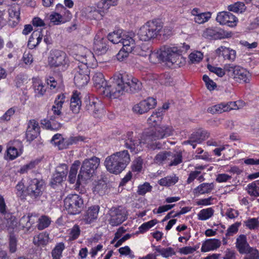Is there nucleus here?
Returning <instances> with one entry per match:
<instances>
[{"label":"nucleus","mask_w":259,"mask_h":259,"mask_svg":"<svg viewBox=\"0 0 259 259\" xmlns=\"http://www.w3.org/2000/svg\"><path fill=\"white\" fill-rule=\"evenodd\" d=\"M147 50L152 62H162L169 67L179 66L181 63V51L176 47L163 46L156 52H152L149 48Z\"/></svg>","instance_id":"obj_1"},{"label":"nucleus","mask_w":259,"mask_h":259,"mask_svg":"<svg viewBox=\"0 0 259 259\" xmlns=\"http://www.w3.org/2000/svg\"><path fill=\"white\" fill-rule=\"evenodd\" d=\"M131 158L127 150L115 152L106 158L104 165L110 173L118 174L130 163Z\"/></svg>","instance_id":"obj_2"},{"label":"nucleus","mask_w":259,"mask_h":259,"mask_svg":"<svg viewBox=\"0 0 259 259\" xmlns=\"http://www.w3.org/2000/svg\"><path fill=\"white\" fill-rule=\"evenodd\" d=\"M122 78V74L114 75L111 81L107 83L104 89L101 92L105 96L111 98H118L125 92V87Z\"/></svg>","instance_id":"obj_3"},{"label":"nucleus","mask_w":259,"mask_h":259,"mask_svg":"<svg viewBox=\"0 0 259 259\" xmlns=\"http://www.w3.org/2000/svg\"><path fill=\"white\" fill-rule=\"evenodd\" d=\"M72 55L79 62L78 64H85L90 66L97 61V59L93 53L82 45L75 46L73 49Z\"/></svg>","instance_id":"obj_4"},{"label":"nucleus","mask_w":259,"mask_h":259,"mask_svg":"<svg viewBox=\"0 0 259 259\" xmlns=\"http://www.w3.org/2000/svg\"><path fill=\"white\" fill-rule=\"evenodd\" d=\"M100 163V159L96 157L85 159L82 162L78 175L77 183L79 184L81 181H86L90 179L98 167Z\"/></svg>","instance_id":"obj_5"},{"label":"nucleus","mask_w":259,"mask_h":259,"mask_svg":"<svg viewBox=\"0 0 259 259\" xmlns=\"http://www.w3.org/2000/svg\"><path fill=\"white\" fill-rule=\"evenodd\" d=\"M161 29L162 26L157 21H149L140 28L138 34L141 40L148 41L156 37Z\"/></svg>","instance_id":"obj_6"},{"label":"nucleus","mask_w":259,"mask_h":259,"mask_svg":"<svg viewBox=\"0 0 259 259\" xmlns=\"http://www.w3.org/2000/svg\"><path fill=\"white\" fill-rule=\"evenodd\" d=\"M224 68L228 75L235 81L241 83L248 82L249 81L250 75L249 72L241 66L226 64Z\"/></svg>","instance_id":"obj_7"},{"label":"nucleus","mask_w":259,"mask_h":259,"mask_svg":"<svg viewBox=\"0 0 259 259\" xmlns=\"http://www.w3.org/2000/svg\"><path fill=\"white\" fill-rule=\"evenodd\" d=\"M64 202L65 209L70 214H79L83 208V199L77 194L68 195L65 198Z\"/></svg>","instance_id":"obj_8"},{"label":"nucleus","mask_w":259,"mask_h":259,"mask_svg":"<svg viewBox=\"0 0 259 259\" xmlns=\"http://www.w3.org/2000/svg\"><path fill=\"white\" fill-rule=\"evenodd\" d=\"M172 134V127L166 125H156L147 133L146 140L156 141L169 136Z\"/></svg>","instance_id":"obj_9"},{"label":"nucleus","mask_w":259,"mask_h":259,"mask_svg":"<svg viewBox=\"0 0 259 259\" xmlns=\"http://www.w3.org/2000/svg\"><path fill=\"white\" fill-rule=\"evenodd\" d=\"M89 67L85 64H78L74 81L75 85L79 88L86 85L90 80Z\"/></svg>","instance_id":"obj_10"},{"label":"nucleus","mask_w":259,"mask_h":259,"mask_svg":"<svg viewBox=\"0 0 259 259\" xmlns=\"http://www.w3.org/2000/svg\"><path fill=\"white\" fill-rule=\"evenodd\" d=\"M109 223L113 226L121 224L127 219L126 209L120 206L111 208L109 211Z\"/></svg>","instance_id":"obj_11"},{"label":"nucleus","mask_w":259,"mask_h":259,"mask_svg":"<svg viewBox=\"0 0 259 259\" xmlns=\"http://www.w3.org/2000/svg\"><path fill=\"white\" fill-rule=\"evenodd\" d=\"M44 182L37 179L31 180L27 187L28 195L32 199L38 198L42 194L44 190Z\"/></svg>","instance_id":"obj_12"},{"label":"nucleus","mask_w":259,"mask_h":259,"mask_svg":"<svg viewBox=\"0 0 259 259\" xmlns=\"http://www.w3.org/2000/svg\"><path fill=\"white\" fill-rule=\"evenodd\" d=\"M68 63L66 54L60 50L53 51L49 58V63L51 66H61L66 68L65 65Z\"/></svg>","instance_id":"obj_13"},{"label":"nucleus","mask_w":259,"mask_h":259,"mask_svg":"<svg viewBox=\"0 0 259 259\" xmlns=\"http://www.w3.org/2000/svg\"><path fill=\"white\" fill-rule=\"evenodd\" d=\"M135 34L133 32H124L122 33L120 30L114 31L110 33L108 35V40L113 44H121L124 45L125 40H131V39H135Z\"/></svg>","instance_id":"obj_14"},{"label":"nucleus","mask_w":259,"mask_h":259,"mask_svg":"<svg viewBox=\"0 0 259 259\" xmlns=\"http://www.w3.org/2000/svg\"><path fill=\"white\" fill-rule=\"evenodd\" d=\"M156 104V101L155 99L153 98H148L135 105L133 107V110L134 112L136 113L142 114L154 108Z\"/></svg>","instance_id":"obj_15"},{"label":"nucleus","mask_w":259,"mask_h":259,"mask_svg":"<svg viewBox=\"0 0 259 259\" xmlns=\"http://www.w3.org/2000/svg\"><path fill=\"white\" fill-rule=\"evenodd\" d=\"M108 40L99 34H97L94 38L93 49L97 56L105 54L109 49Z\"/></svg>","instance_id":"obj_16"},{"label":"nucleus","mask_w":259,"mask_h":259,"mask_svg":"<svg viewBox=\"0 0 259 259\" xmlns=\"http://www.w3.org/2000/svg\"><path fill=\"white\" fill-rule=\"evenodd\" d=\"M216 20L220 24L234 27L237 25V18L229 12H221L218 13Z\"/></svg>","instance_id":"obj_17"},{"label":"nucleus","mask_w":259,"mask_h":259,"mask_svg":"<svg viewBox=\"0 0 259 259\" xmlns=\"http://www.w3.org/2000/svg\"><path fill=\"white\" fill-rule=\"evenodd\" d=\"M123 80L125 87V92L136 93L142 89V83L137 78L122 74Z\"/></svg>","instance_id":"obj_18"},{"label":"nucleus","mask_w":259,"mask_h":259,"mask_svg":"<svg viewBox=\"0 0 259 259\" xmlns=\"http://www.w3.org/2000/svg\"><path fill=\"white\" fill-rule=\"evenodd\" d=\"M84 102L86 110L95 117H96L98 113L103 107L100 101L93 97L90 98L86 96L84 98Z\"/></svg>","instance_id":"obj_19"},{"label":"nucleus","mask_w":259,"mask_h":259,"mask_svg":"<svg viewBox=\"0 0 259 259\" xmlns=\"http://www.w3.org/2000/svg\"><path fill=\"white\" fill-rule=\"evenodd\" d=\"M124 45H122V48L119 51L116 55L118 60L122 61L126 58L129 54L132 53L134 49L136 48L135 39H131V40H125Z\"/></svg>","instance_id":"obj_20"},{"label":"nucleus","mask_w":259,"mask_h":259,"mask_svg":"<svg viewBox=\"0 0 259 259\" xmlns=\"http://www.w3.org/2000/svg\"><path fill=\"white\" fill-rule=\"evenodd\" d=\"M208 137V134L207 131L202 130H198L193 133L189 140L185 142L192 146L195 148L197 144L201 143L203 141L205 140Z\"/></svg>","instance_id":"obj_21"},{"label":"nucleus","mask_w":259,"mask_h":259,"mask_svg":"<svg viewBox=\"0 0 259 259\" xmlns=\"http://www.w3.org/2000/svg\"><path fill=\"white\" fill-rule=\"evenodd\" d=\"M39 134V127L38 123L34 119L28 122L26 138L27 141L31 142L37 137Z\"/></svg>","instance_id":"obj_22"},{"label":"nucleus","mask_w":259,"mask_h":259,"mask_svg":"<svg viewBox=\"0 0 259 259\" xmlns=\"http://www.w3.org/2000/svg\"><path fill=\"white\" fill-rule=\"evenodd\" d=\"M133 133L127 134L128 138L124 141V145L126 148L131 150L134 153H137L142 150L141 145V142L139 139H133L132 137Z\"/></svg>","instance_id":"obj_23"},{"label":"nucleus","mask_w":259,"mask_h":259,"mask_svg":"<svg viewBox=\"0 0 259 259\" xmlns=\"http://www.w3.org/2000/svg\"><path fill=\"white\" fill-rule=\"evenodd\" d=\"M99 209L98 205H94L88 208L83 217V221L85 224H91L97 219Z\"/></svg>","instance_id":"obj_24"},{"label":"nucleus","mask_w":259,"mask_h":259,"mask_svg":"<svg viewBox=\"0 0 259 259\" xmlns=\"http://www.w3.org/2000/svg\"><path fill=\"white\" fill-rule=\"evenodd\" d=\"M236 247L240 254H244L252 247H250L247 241L245 235H240L236 239Z\"/></svg>","instance_id":"obj_25"},{"label":"nucleus","mask_w":259,"mask_h":259,"mask_svg":"<svg viewBox=\"0 0 259 259\" xmlns=\"http://www.w3.org/2000/svg\"><path fill=\"white\" fill-rule=\"evenodd\" d=\"M203 36L208 39H222L224 37L225 33L224 31L220 28H208L204 31Z\"/></svg>","instance_id":"obj_26"},{"label":"nucleus","mask_w":259,"mask_h":259,"mask_svg":"<svg viewBox=\"0 0 259 259\" xmlns=\"http://www.w3.org/2000/svg\"><path fill=\"white\" fill-rule=\"evenodd\" d=\"M17 220L14 216L10 215L9 218L4 220L1 225L2 229H6L10 235L14 234L13 232L16 230Z\"/></svg>","instance_id":"obj_27"},{"label":"nucleus","mask_w":259,"mask_h":259,"mask_svg":"<svg viewBox=\"0 0 259 259\" xmlns=\"http://www.w3.org/2000/svg\"><path fill=\"white\" fill-rule=\"evenodd\" d=\"M215 53L219 56H223L225 59L234 61L236 58V51L224 46L218 48Z\"/></svg>","instance_id":"obj_28"},{"label":"nucleus","mask_w":259,"mask_h":259,"mask_svg":"<svg viewBox=\"0 0 259 259\" xmlns=\"http://www.w3.org/2000/svg\"><path fill=\"white\" fill-rule=\"evenodd\" d=\"M86 14L90 18L95 19H101L108 12L104 11L103 9L99 8V3H98L97 9L92 7L85 8Z\"/></svg>","instance_id":"obj_29"},{"label":"nucleus","mask_w":259,"mask_h":259,"mask_svg":"<svg viewBox=\"0 0 259 259\" xmlns=\"http://www.w3.org/2000/svg\"><path fill=\"white\" fill-rule=\"evenodd\" d=\"M221 242L217 239H208L203 242L201 248L202 252L214 250L220 247Z\"/></svg>","instance_id":"obj_30"},{"label":"nucleus","mask_w":259,"mask_h":259,"mask_svg":"<svg viewBox=\"0 0 259 259\" xmlns=\"http://www.w3.org/2000/svg\"><path fill=\"white\" fill-rule=\"evenodd\" d=\"M41 124L46 128L52 130H58L61 127V123L56 121V117L54 116H50L49 119L42 120Z\"/></svg>","instance_id":"obj_31"},{"label":"nucleus","mask_w":259,"mask_h":259,"mask_svg":"<svg viewBox=\"0 0 259 259\" xmlns=\"http://www.w3.org/2000/svg\"><path fill=\"white\" fill-rule=\"evenodd\" d=\"M168 162V166H177L183 161L182 152L181 151L169 152Z\"/></svg>","instance_id":"obj_32"},{"label":"nucleus","mask_w":259,"mask_h":259,"mask_svg":"<svg viewBox=\"0 0 259 259\" xmlns=\"http://www.w3.org/2000/svg\"><path fill=\"white\" fill-rule=\"evenodd\" d=\"M93 80L95 87L98 89H100L101 91L104 89V87L107 84L101 72H96L93 77Z\"/></svg>","instance_id":"obj_33"},{"label":"nucleus","mask_w":259,"mask_h":259,"mask_svg":"<svg viewBox=\"0 0 259 259\" xmlns=\"http://www.w3.org/2000/svg\"><path fill=\"white\" fill-rule=\"evenodd\" d=\"M9 21L12 22L13 25L17 24L20 20V8L14 6L11 7L8 10Z\"/></svg>","instance_id":"obj_34"},{"label":"nucleus","mask_w":259,"mask_h":259,"mask_svg":"<svg viewBox=\"0 0 259 259\" xmlns=\"http://www.w3.org/2000/svg\"><path fill=\"white\" fill-rule=\"evenodd\" d=\"M81 101L79 97V94L74 93L70 99V109L74 113H77L80 108Z\"/></svg>","instance_id":"obj_35"},{"label":"nucleus","mask_w":259,"mask_h":259,"mask_svg":"<svg viewBox=\"0 0 259 259\" xmlns=\"http://www.w3.org/2000/svg\"><path fill=\"white\" fill-rule=\"evenodd\" d=\"M80 165V162L79 160H76L74 162L73 164L72 165L70 170L69 174L68 179L70 183L74 184L76 181L77 182V179L76 180V174L77 172V170L78 167ZM81 181L80 182H81ZM81 183V182H80ZM80 183L77 184L76 183V185H80Z\"/></svg>","instance_id":"obj_36"},{"label":"nucleus","mask_w":259,"mask_h":259,"mask_svg":"<svg viewBox=\"0 0 259 259\" xmlns=\"http://www.w3.org/2000/svg\"><path fill=\"white\" fill-rule=\"evenodd\" d=\"M214 189V185L211 183H202L194 190L195 194H203L210 193Z\"/></svg>","instance_id":"obj_37"},{"label":"nucleus","mask_w":259,"mask_h":259,"mask_svg":"<svg viewBox=\"0 0 259 259\" xmlns=\"http://www.w3.org/2000/svg\"><path fill=\"white\" fill-rule=\"evenodd\" d=\"M169 152L163 151L159 152L154 158V162L159 165H163L164 164L168 165Z\"/></svg>","instance_id":"obj_38"},{"label":"nucleus","mask_w":259,"mask_h":259,"mask_svg":"<svg viewBox=\"0 0 259 259\" xmlns=\"http://www.w3.org/2000/svg\"><path fill=\"white\" fill-rule=\"evenodd\" d=\"M107 189L108 187L106 182L103 180H100L96 183L93 188V191L94 193L102 195L106 193Z\"/></svg>","instance_id":"obj_39"},{"label":"nucleus","mask_w":259,"mask_h":259,"mask_svg":"<svg viewBox=\"0 0 259 259\" xmlns=\"http://www.w3.org/2000/svg\"><path fill=\"white\" fill-rule=\"evenodd\" d=\"M65 248L64 243L60 242L57 243L51 252L52 259H61L62 257V252Z\"/></svg>","instance_id":"obj_40"},{"label":"nucleus","mask_w":259,"mask_h":259,"mask_svg":"<svg viewBox=\"0 0 259 259\" xmlns=\"http://www.w3.org/2000/svg\"><path fill=\"white\" fill-rule=\"evenodd\" d=\"M65 141L66 139H64L61 134H57L53 137L51 142L52 144L57 146L59 150H61L66 149Z\"/></svg>","instance_id":"obj_41"},{"label":"nucleus","mask_w":259,"mask_h":259,"mask_svg":"<svg viewBox=\"0 0 259 259\" xmlns=\"http://www.w3.org/2000/svg\"><path fill=\"white\" fill-rule=\"evenodd\" d=\"M204 174L205 173H202L200 170H195L194 171H192L189 175L187 182L188 184H190L195 179H197L200 182H201L205 180L204 178Z\"/></svg>","instance_id":"obj_42"},{"label":"nucleus","mask_w":259,"mask_h":259,"mask_svg":"<svg viewBox=\"0 0 259 259\" xmlns=\"http://www.w3.org/2000/svg\"><path fill=\"white\" fill-rule=\"evenodd\" d=\"M49 234L42 233L34 237L33 242L37 245H45L49 242Z\"/></svg>","instance_id":"obj_43"},{"label":"nucleus","mask_w":259,"mask_h":259,"mask_svg":"<svg viewBox=\"0 0 259 259\" xmlns=\"http://www.w3.org/2000/svg\"><path fill=\"white\" fill-rule=\"evenodd\" d=\"M214 212L211 207L203 209L198 213V218L201 221L207 220L213 216Z\"/></svg>","instance_id":"obj_44"},{"label":"nucleus","mask_w":259,"mask_h":259,"mask_svg":"<svg viewBox=\"0 0 259 259\" xmlns=\"http://www.w3.org/2000/svg\"><path fill=\"white\" fill-rule=\"evenodd\" d=\"M247 192L252 196H259V180L255 181L247 186Z\"/></svg>","instance_id":"obj_45"},{"label":"nucleus","mask_w":259,"mask_h":259,"mask_svg":"<svg viewBox=\"0 0 259 259\" xmlns=\"http://www.w3.org/2000/svg\"><path fill=\"white\" fill-rule=\"evenodd\" d=\"M155 250L164 257H168L176 254L174 248L171 247L163 248L158 246L156 247Z\"/></svg>","instance_id":"obj_46"},{"label":"nucleus","mask_w":259,"mask_h":259,"mask_svg":"<svg viewBox=\"0 0 259 259\" xmlns=\"http://www.w3.org/2000/svg\"><path fill=\"white\" fill-rule=\"evenodd\" d=\"M178 177L176 175L167 176L159 181V184L161 186H169L175 184L178 181Z\"/></svg>","instance_id":"obj_47"},{"label":"nucleus","mask_w":259,"mask_h":259,"mask_svg":"<svg viewBox=\"0 0 259 259\" xmlns=\"http://www.w3.org/2000/svg\"><path fill=\"white\" fill-rule=\"evenodd\" d=\"M228 9L229 11L242 13L245 10L246 7L243 3L237 2L234 4L229 5L228 7Z\"/></svg>","instance_id":"obj_48"},{"label":"nucleus","mask_w":259,"mask_h":259,"mask_svg":"<svg viewBox=\"0 0 259 259\" xmlns=\"http://www.w3.org/2000/svg\"><path fill=\"white\" fill-rule=\"evenodd\" d=\"M51 223V220L49 217L46 215L41 216L38 220L37 228L39 230L47 228Z\"/></svg>","instance_id":"obj_49"},{"label":"nucleus","mask_w":259,"mask_h":259,"mask_svg":"<svg viewBox=\"0 0 259 259\" xmlns=\"http://www.w3.org/2000/svg\"><path fill=\"white\" fill-rule=\"evenodd\" d=\"M207 111L212 114H219L226 112L225 103H222L208 108Z\"/></svg>","instance_id":"obj_50"},{"label":"nucleus","mask_w":259,"mask_h":259,"mask_svg":"<svg viewBox=\"0 0 259 259\" xmlns=\"http://www.w3.org/2000/svg\"><path fill=\"white\" fill-rule=\"evenodd\" d=\"M211 14L207 13H201L197 17H194V20L196 23L198 24H202L208 21L210 18Z\"/></svg>","instance_id":"obj_51"},{"label":"nucleus","mask_w":259,"mask_h":259,"mask_svg":"<svg viewBox=\"0 0 259 259\" xmlns=\"http://www.w3.org/2000/svg\"><path fill=\"white\" fill-rule=\"evenodd\" d=\"M203 54L199 52L196 51L191 53L189 56V59L192 63H198L203 58Z\"/></svg>","instance_id":"obj_52"},{"label":"nucleus","mask_w":259,"mask_h":259,"mask_svg":"<svg viewBox=\"0 0 259 259\" xmlns=\"http://www.w3.org/2000/svg\"><path fill=\"white\" fill-rule=\"evenodd\" d=\"M85 138L81 136L71 137L68 139H66V148H67L69 146L73 144H78L79 142H83Z\"/></svg>","instance_id":"obj_53"},{"label":"nucleus","mask_w":259,"mask_h":259,"mask_svg":"<svg viewBox=\"0 0 259 259\" xmlns=\"http://www.w3.org/2000/svg\"><path fill=\"white\" fill-rule=\"evenodd\" d=\"M99 3L100 8L108 12L110 6L116 5V0H101Z\"/></svg>","instance_id":"obj_54"},{"label":"nucleus","mask_w":259,"mask_h":259,"mask_svg":"<svg viewBox=\"0 0 259 259\" xmlns=\"http://www.w3.org/2000/svg\"><path fill=\"white\" fill-rule=\"evenodd\" d=\"M34 88L35 95L37 97L43 96L46 91V88L40 82H35L34 83Z\"/></svg>","instance_id":"obj_55"},{"label":"nucleus","mask_w":259,"mask_h":259,"mask_svg":"<svg viewBox=\"0 0 259 259\" xmlns=\"http://www.w3.org/2000/svg\"><path fill=\"white\" fill-rule=\"evenodd\" d=\"M162 119L161 114L160 112H156L152 114L148 118V121L149 124L154 126L157 125V123L160 121Z\"/></svg>","instance_id":"obj_56"},{"label":"nucleus","mask_w":259,"mask_h":259,"mask_svg":"<svg viewBox=\"0 0 259 259\" xmlns=\"http://www.w3.org/2000/svg\"><path fill=\"white\" fill-rule=\"evenodd\" d=\"M32 215L28 214L27 215H24L20 220V225L23 228H30L32 225L30 220H32Z\"/></svg>","instance_id":"obj_57"},{"label":"nucleus","mask_w":259,"mask_h":259,"mask_svg":"<svg viewBox=\"0 0 259 259\" xmlns=\"http://www.w3.org/2000/svg\"><path fill=\"white\" fill-rule=\"evenodd\" d=\"M194 158L196 159H202L204 160H209V156L207 152H204L203 150L199 148L196 150Z\"/></svg>","instance_id":"obj_58"},{"label":"nucleus","mask_w":259,"mask_h":259,"mask_svg":"<svg viewBox=\"0 0 259 259\" xmlns=\"http://www.w3.org/2000/svg\"><path fill=\"white\" fill-rule=\"evenodd\" d=\"M17 240L14 234L9 236V250L11 253H14L17 250Z\"/></svg>","instance_id":"obj_59"},{"label":"nucleus","mask_w":259,"mask_h":259,"mask_svg":"<svg viewBox=\"0 0 259 259\" xmlns=\"http://www.w3.org/2000/svg\"><path fill=\"white\" fill-rule=\"evenodd\" d=\"M241 225V223L236 222L232 225L227 229L226 236L228 237L233 236L234 234L236 233L238 230V228Z\"/></svg>","instance_id":"obj_60"},{"label":"nucleus","mask_w":259,"mask_h":259,"mask_svg":"<svg viewBox=\"0 0 259 259\" xmlns=\"http://www.w3.org/2000/svg\"><path fill=\"white\" fill-rule=\"evenodd\" d=\"M245 254L243 259H259V252L255 248L252 247Z\"/></svg>","instance_id":"obj_61"},{"label":"nucleus","mask_w":259,"mask_h":259,"mask_svg":"<svg viewBox=\"0 0 259 259\" xmlns=\"http://www.w3.org/2000/svg\"><path fill=\"white\" fill-rule=\"evenodd\" d=\"M151 188L152 187L150 186V184L146 182L143 185L139 186L137 193L139 195H144L147 192L151 191Z\"/></svg>","instance_id":"obj_62"},{"label":"nucleus","mask_w":259,"mask_h":259,"mask_svg":"<svg viewBox=\"0 0 259 259\" xmlns=\"http://www.w3.org/2000/svg\"><path fill=\"white\" fill-rule=\"evenodd\" d=\"M16 111L15 107H12L8 109L5 113L0 118L1 122L8 121L10 120L11 117L14 114Z\"/></svg>","instance_id":"obj_63"},{"label":"nucleus","mask_w":259,"mask_h":259,"mask_svg":"<svg viewBox=\"0 0 259 259\" xmlns=\"http://www.w3.org/2000/svg\"><path fill=\"white\" fill-rule=\"evenodd\" d=\"M80 233V230L79 226L75 225L71 229L69 233V237L71 240L77 239Z\"/></svg>","instance_id":"obj_64"}]
</instances>
